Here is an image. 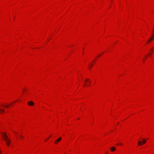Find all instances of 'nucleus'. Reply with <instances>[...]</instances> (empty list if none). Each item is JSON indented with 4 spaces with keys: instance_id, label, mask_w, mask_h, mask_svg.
I'll return each mask as SVG.
<instances>
[{
    "instance_id": "f257e3e1",
    "label": "nucleus",
    "mask_w": 154,
    "mask_h": 154,
    "mask_svg": "<svg viewBox=\"0 0 154 154\" xmlns=\"http://www.w3.org/2000/svg\"><path fill=\"white\" fill-rule=\"evenodd\" d=\"M2 136L4 140L6 142L7 145L8 146H9L10 144V141L7 137L6 134L5 133H3L2 134Z\"/></svg>"
},
{
    "instance_id": "f03ea898",
    "label": "nucleus",
    "mask_w": 154,
    "mask_h": 154,
    "mask_svg": "<svg viewBox=\"0 0 154 154\" xmlns=\"http://www.w3.org/2000/svg\"><path fill=\"white\" fill-rule=\"evenodd\" d=\"M143 141H138V145L139 146H141L143 144L145 143L146 142V140L144 138L142 139Z\"/></svg>"
},
{
    "instance_id": "7ed1b4c3",
    "label": "nucleus",
    "mask_w": 154,
    "mask_h": 154,
    "mask_svg": "<svg viewBox=\"0 0 154 154\" xmlns=\"http://www.w3.org/2000/svg\"><path fill=\"white\" fill-rule=\"evenodd\" d=\"M153 33H152L151 36L149 38V40L147 42H150L154 38V29L153 30Z\"/></svg>"
},
{
    "instance_id": "20e7f679",
    "label": "nucleus",
    "mask_w": 154,
    "mask_h": 154,
    "mask_svg": "<svg viewBox=\"0 0 154 154\" xmlns=\"http://www.w3.org/2000/svg\"><path fill=\"white\" fill-rule=\"evenodd\" d=\"M62 139V138L61 137H60L57 139L55 140L54 141V143L56 144H57L58 143V142H60L61 140Z\"/></svg>"
},
{
    "instance_id": "39448f33",
    "label": "nucleus",
    "mask_w": 154,
    "mask_h": 154,
    "mask_svg": "<svg viewBox=\"0 0 154 154\" xmlns=\"http://www.w3.org/2000/svg\"><path fill=\"white\" fill-rule=\"evenodd\" d=\"M28 104L30 106H32L34 104V103L32 101H29L28 103Z\"/></svg>"
},
{
    "instance_id": "423d86ee",
    "label": "nucleus",
    "mask_w": 154,
    "mask_h": 154,
    "mask_svg": "<svg viewBox=\"0 0 154 154\" xmlns=\"http://www.w3.org/2000/svg\"><path fill=\"white\" fill-rule=\"evenodd\" d=\"M110 149L111 151L113 152L116 150V148L114 147H112L110 148Z\"/></svg>"
},
{
    "instance_id": "0eeeda50",
    "label": "nucleus",
    "mask_w": 154,
    "mask_h": 154,
    "mask_svg": "<svg viewBox=\"0 0 154 154\" xmlns=\"http://www.w3.org/2000/svg\"><path fill=\"white\" fill-rule=\"evenodd\" d=\"M5 110L4 109H0V113H1L2 112H4Z\"/></svg>"
},
{
    "instance_id": "6e6552de",
    "label": "nucleus",
    "mask_w": 154,
    "mask_h": 154,
    "mask_svg": "<svg viewBox=\"0 0 154 154\" xmlns=\"http://www.w3.org/2000/svg\"><path fill=\"white\" fill-rule=\"evenodd\" d=\"M90 67L88 68L89 69H91L93 66V64H90Z\"/></svg>"
},
{
    "instance_id": "1a4fd4ad",
    "label": "nucleus",
    "mask_w": 154,
    "mask_h": 154,
    "mask_svg": "<svg viewBox=\"0 0 154 154\" xmlns=\"http://www.w3.org/2000/svg\"><path fill=\"white\" fill-rule=\"evenodd\" d=\"M2 106H3V107H4V106H5V107H7V108H8V106H9V105H7V106H4V105H2Z\"/></svg>"
},
{
    "instance_id": "9d476101",
    "label": "nucleus",
    "mask_w": 154,
    "mask_h": 154,
    "mask_svg": "<svg viewBox=\"0 0 154 154\" xmlns=\"http://www.w3.org/2000/svg\"><path fill=\"white\" fill-rule=\"evenodd\" d=\"M89 81V79H85V82H87V81Z\"/></svg>"
},
{
    "instance_id": "9b49d317",
    "label": "nucleus",
    "mask_w": 154,
    "mask_h": 154,
    "mask_svg": "<svg viewBox=\"0 0 154 154\" xmlns=\"http://www.w3.org/2000/svg\"><path fill=\"white\" fill-rule=\"evenodd\" d=\"M84 86H88V85H86V84H85L84 85Z\"/></svg>"
},
{
    "instance_id": "f8f14e48",
    "label": "nucleus",
    "mask_w": 154,
    "mask_h": 154,
    "mask_svg": "<svg viewBox=\"0 0 154 154\" xmlns=\"http://www.w3.org/2000/svg\"><path fill=\"white\" fill-rule=\"evenodd\" d=\"M0 154H2V152L0 151Z\"/></svg>"
},
{
    "instance_id": "ddd939ff",
    "label": "nucleus",
    "mask_w": 154,
    "mask_h": 154,
    "mask_svg": "<svg viewBox=\"0 0 154 154\" xmlns=\"http://www.w3.org/2000/svg\"><path fill=\"white\" fill-rule=\"evenodd\" d=\"M152 52H152V51L151 52V54H152Z\"/></svg>"
},
{
    "instance_id": "4468645a",
    "label": "nucleus",
    "mask_w": 154,
    "mask_h": 154,
    "mask_svg": "<svg viewBox=\"0 0 154 154\" xmlns=\"http://www.w3.org/2000/svg\"><path fill=\"white\" fill-rule=\"evenodd\" d=\"M20 137H23L22 136V135H20Z\"/></svg>"
},
{
    "instance_id": "2eb2a0df",
    "label": "nucleus",
    "mask_w": 154,
    "mask_h": 154,
    "mask_svg": "<svg viewBox=\"0 0 154 154\" xmlns=\"http://www.w3.org/2000/svg\"><path fill=\"white\" fill-rule=\"evenodd\" d=\"M88 81H89V83H91V82H90V81H89V80Z\"/></svg>"
},
{
    "instance_id": "dca6fc26",
    "label": "nucleus",
    "mask_w": 154,
    "mask_h": 154,
    "mask_svg": "<svg viewBox=\"0 0 154 154\" xmlns=\"http://www.w3.org/2000/svg\"><path fill=\"white\" fill-rule=\"evenodd\" d=\"M49 138V137L47 138V140H48Z\"/></svg>"
},
{
    "instance_id": "f3484780",
    "label": "nucleus",
    "mask_w": 154,
    "mask_h": 154,
    "mask_svg": "<svg viewBox=\"0 0 154 154\" xmlns=\"http://www.w3.org/2000/svg\"><path fill=\"white\" fill-rule=\"evenodd\" d=\"M49 138V137L47 138V140H48Z\"/></svg>"
}]
</instances>
